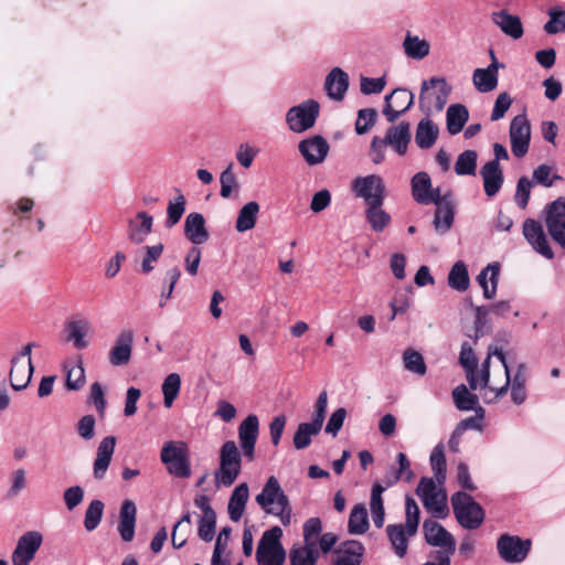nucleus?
Here are the masks:
<instances>
[{"label": "nucleus", "mask_w": 565, "mask_h": 565, "mask_svg": "<svg viewBox=\"0 0 565 565\" xmlns=\"http://www.w3.org/2000/svg\"><path fill=\"white\" fill-rule=\"evenodd\" d=\"M259 422L256 415H248L238 426V440L242 452L234 440L225 441L220 450V466L214 473L217 488L231 487L242 470V456L248 461L255 459V446Z\"/></svg>", "instance_id": "1"}, {"label": "nucleus", "mask_w": 565, "mask_h": 565, "mask_svg": "<svg viewBox=\"0 0 565 565\" xmlns=\"http://www.w3.org/2000/svg\"><path fill=\"white\" fill-rule=\"evenodd\" d=\"M472 391L483 392L487 402L503 396L510 386V370L507 365L505 354L501 349L490 348L482 364L470 372L467 381Z\"/></svg>", "instance_id": "2"}, {"label": "nucleus", "mask_w": 565, "mask_h": 565, "mask_svg": "<svg viewBox=\"0 0 565 565\" xmlns=\"http://www.w3.org/2000/svg\"><path fill=\"white\" fill-rule=\"evenodd\" d=\"M396 462L397 467H392L387 471L384 484L375 482L371 489L370 510L373 523L377 529H381L385 521V509L382 498L383 492L399 480L409 482L414 478L411 462L404 452L397 454Z\"/></svg>", "instance_id": "3"}, {"label": "nucleus", "mask_w": 565, "mask_h": 565, "mask_svg": "<svg viewBox=\"0 0 565 565\" xmlns=\"http://www.w3.org/2000/svg\"><path fill=\"white\" fill-rule=\"evenodd\" d=\"M255 501L265 513L279 518L282 525L288 526L291 523L292 509L276 477L271 476L267 479Z\"/></svg>", "instance_id": "4"}, {"label": "nucleus", "mask_w": 565, "mask_h": 565, "mask_svg": "<svg viewBox=\"0 0 565 565\" xmlns=\"http://www.w3.org/2000/svg\"><path fill=\"white\" fill-rule=\"evenodd\" d=\"M450 90L451 88L444 77H431L424 81L419 94L420 109L428 116L441 111L448 100Z\"/></svg>", "instance_id": "5"}, {"label": "nucleus", "mask_w": 565, "mask_h": 565, "mask_svg": "<svg viewBox=\"0 0 565 565\" xmlns=\"http://www.w3.org/2000/svg\"><path fill=\"white\" fill-rule=\"evenodd\" d=\"M451 504L458 523L468 530L479 527L484 520V512L466 492H457L451 497Z\"/></svg>", "instance_id": "6"}, {"label": "nucleus", "mask_w": 565, "mask_h": 565, "mask_svg": "<svg viewBox=\"0 0 565 565\" xmlns=\"http://www.w3.org/2000/svg\"><path fill=\"white\" fill-rule=\"evenodd\" d=\"M416 493L420 498L425 509L434 518L445 519L448 515L447 497L434 479L422 478L417 486Z\"/></svg>", "instance_id": "7"}, {"label": "nucleus", "mask_w": 565, "mask_h": 565, "mask_svg": "<svg viewBox=\"0 0 565 565\" xmlns=\"http://www.w3.org/2000/svg\"><path fill=\"white\" fill-rule=\"evenodd\" d=\"M281 536L282 531L279 526H274L263 533L256 551L258 565L284 564L286 554L280 544Z\"/></svg>", "instance_id": "8"}, {"label": "nucleus", "mask_w": 565, "mask_h": 565, "mask_svg": "<svg viewBox=\"0 0 565 565\" xmlns=\"http://www.w3.org/2000/svg\"><path fill=\"white\" fill-rule=\"evenodd\" d=\"M320 106L313 99H308L298 106L291 107L286 115L289 129L294 132H303L313 127L319 115Z\"/></svg>", "instance_id": "9"}, {"label": "nucleus", "mask_w": 565, "mask_h": 565, "mask_svg": "<svg viewBox=\"0 0 565 565\" xmlns=\"http://www.w3.org/2000/svg\"><path fill=\"white\" fill-rule=\"evenodd\" d=\"M32 343H28L11 360L10 382L15 391L23 390L28 386L33 374L31 361Z\"/></svg>", "instance_id": "10"}, {"label": "nucleus", "mask_w": 565, "mask_h": 565, "mask_svg": "<svg viewBox=\"0 0 565 565\" xmlns=\"http://www.w3.org/2000/svg\"><path fill=\"white\" fill-rule=\"evenodd\" d=\"M423 533L427 544L438 547L434 553L454 555L456 551V540L441 524L434 520H425L423 523Z\"/></svg>", "instance_id": "11"}, {"label": "nucleus", "mask_w": 565, "mask_h": 565, "mask_svg": "<svg viewBox=\"0 0 565 565\" xmlns=\"http://www.w3.org/2000/svg\"><path fill=\"white\" fill-rule=\"evenodd\" d=\"M509 138L513 156L523 158L529 151L531 141V125L526 115H518L511 120Z\"/></svg>", "instance_id": "12"}, {"label": "nucleus", "mask_w": 565, "mask_h": 565, "mask_svg": "<svg viewBox=\"0 0 565 565\" xmlns=\"http://www.w3.org/2000/svg\"><path fill=\"white\" fill-rule=\"evenodd\" d=\"M351 188L355 196L362 198L366 205L385 200V185L379 175L370 174L355 178Z\"/></svg>", "instance_id": "13"}, {"label": "nucleus", "mask_w": 565, "mask_h": 565, "mask_svg": "<svg viewBox=\"0 0 565 565\" xmlns=\"http://www.w3.org/2000/svg\"><path fill=\"white\" fill-rule=\"evenodd\" d=\"M43 543V535L39 531H28L22 534L12 552L13 565H30L34 559L36 552Z\"/></svg>", "instance_id": "14"}, {"label": "nucleus", "mask_w": 565, "mask_h": 565, "mask_svg": "<svg viewBox=\"0 0 565 565\" xmlns=\"http://www.w3.org/2000/svg\"><path fill=\"white\" fill-rule=\"evenodd\" d=\"M545 225L553 241L565 248V198H558L547 206Z\"/></svg>", "instance_id": "15"}, {"label": "nucleus", "mask_w": 565, "mask_h": 565, "mask_svg": "<svg viewBox=\"0 0 565 565\" xmlns=\"http://www.w3.org/2000/svg\"><path fill=\"white\" fill-rule=\"evenodd\" d=\"M497 547L500 557L507 563H521L530 552L531 541L519 536L501 535Z\"/></svg>", "instance_id": "16"}, {"label": "nucleus", "mask_w": 565, "mask_h": 565, "mask_svg": "<svg viewBox=\"0 0 565 565\" xmlns=\"http://www.w3.org/2000/svg\"><path fill=\"white\" fill-rule=\"evenodd\" d=\"M522 232L529 245L537 254L547 259H552L554 257V253L541 223L533 218H526L523 223Z\"/></svg>", "instance_id": "17"}, {"label": "nucleus", "mask_w": 565, "mask_h": 565, "mask_svg": "<svg viewBox=\"0 0 565 565\" xmlns=\"http://www.w3.org/2000/svg\"><path fill=\"white\" fill-rule=\"evenodd\" d=\"M414 103V95L405 88H396L385 97L383 114L390 122H394Z\"/></svg>", "instance_id": "18"}, {"label": "nucleus", "mask_w": 565, "mask_h": 565, "mask_svg": "<svg viewBox=\"0 0 565 565\" xmlns=\"http://www.w3.org/2000/svg\"><path fill=\"white\" fill-rule=\"evenodd\" d=\"M134 338L132 330H121L118 333L114 345L108 352V360L113 366H122L130 362Z\"/></svg>", "instance_id": "19"}, {"label": "nucleus", "mask_w": 565, "mask_h": 565, "mask_svg": "<svg viewBox=\"0 0 565 565\" xmlns=\"http://www.w3.org/2000/svg\"><path fill=\"white\" fill-rule=\"evenodd\" d=\"M414 200L420 204H429L440 198V189H434L427 172H417L411 180Z\"/></svg>", "instance_id": "20"}, {"label": "nucleus", "mask_w": 565, "mask_h": 565, "mask_svg": "<svg viewBox=\"0 0 565 565\" xmlns=\"http://www.w3.org/2000/svg\"><path fill=\"white\" fill-rule=\"evenodd\" d=\"M385 532L394 554L399 558L407 554L408 542L417 533L402 523L387 525Z\"/></svg>", "instance_id": "21"}, {"label": "nucleus", "mask_w": 565, "mask_h": 565, "mask_svg": "<svg viewBox=\"0 0 565 565\" xmlns=\"http://www.w3.org/2000/svg\"><path fill=\"white\" fill-rule=\"evenodd\" d=\"M116 447V438L107 436L103 438L97 447L96 458L93 463V475L97 480H102L111 462Z\"/></svg>", "instance_id": "22"}, {"label": "nucleus", "mask_w": 565, "mask_h": 565, "mask_svg": "<svg viewBox=\"0 0 565 565\" xmlns=\"http://www.w3.org/2000/svg\"><path fill=\"white\" fill-rule=\"evenodd\" d=\"M299 151L308 164L315 166L321 163L326 159L329 152V145L324 138L316 136L313 138L302 140L299 143Z\"/></svg>", "instance_id": "23"}, {"label": "nucleus", "mask_w": 565, "mask_h": 565, "mask_svg": "<svg viewBox=\"0 0 565 565\" xmlns=\"http://www.w3.org/2000/svg\"><path fill=\"white\" fill-rule=\"evenodd\" d=\"M433 203L437 205L434 216L435 231L439 234H446L451 228L455 220V205L447 195L435 200Z\"/></svg>", "instance_id": "24"}, {"label": "nucleus", "mask_w": 565, "mask_h": 565, "mask_svg": "<svg viewBox=\"0 0 565 565\" xmlns=\"http://www.w3.org/2000/svg\"><path fill=\"white\" fill-rule=\"evenodd\" d=\"M364 551L361 542L345 541L337 548L333 565H361Z\"/></svg>", "instance_id": "25"}, {"label": "nucleus", "mask_w": 565, "mask_h": 565, "mask_svg": "<svg viewBox=\"0 0 565 565\" xmlns=\"http://www.w3.org/2000/svg\"><path fill=\"white\" fill-rule=\"evenodd\" d=\"M386 146H391L399 156H404L411 140V125L402 121L387 129L383 138Z\"/></svg>", "instance_id": "26"}, {"label": "nucleus", "mask_w": 565, "mask_h": 565, "mask_svg": "<svg viewBox=\"0 0 565 565\" xmlns=\"http://www.w3.org/2000/svg\"><path fill=\"white\" fill-rule=\"evenodd\" d=\"M499 63L492 55V63L486 68H476L472 74V82L480 93H489L498 86Z\"/></svg>", "instance_id": "27"}, {"label": "nucleus", "mask_w": 565, "mask_h": 565, "mask_svg": "<svg viewBox=\"0 0 565 565\" xmlns=\"http://www.w3.org/2000/svg\"><path fill=\"white\" fill-rule=\"evenodd\" d=\"M492 22L508 36L513 40L522 38L524 30L518 15L500 10L491 14Z\"/></svg>", "instance_id": "28"}, {"label": "nucleus", "mask_w": 565, "mask_h": 565, "mask_svg": "<svg viewBox=\"0 0 565 565\" xmlns=\"http://www.w3.org/2000/svg\"><path fill=\"white\" fill-rule=\"evenodd\" d=\"M349 87V76L340 67H334L327 75L324 89L328 96L333 100H342Z\"/></svg>", "instance_id": "29"}, {"label": "nucleus", "mask_w": 565, "mask_h": 565, "mask_svg": "<svg viewBox=\"0 0 565 565\" xmlns=\"http://www.w3.org/2000/svg\"><path fill=\"white\" fill-rule=\"evenodd\" d=\"M184 235L193 244L200 245L207 241L209 232L205 220L200 213H190L184 222Z\"/></svg>", "instance_id": "30"}, {"label": "nucleus", "mask_w": 565, "mask_h": 565, "mask_svg": "<svg viewBox=\"0 0 565 565\" xmlns=\"http://www.w3.org/2000/svg\"><path fill=\"white\" fill-rule=\"evenodd\" d=\"M152 223V216L148 215L146 212H139L128 224V238L130 242L137 245L143 243L151 233Z\"/></svg>", "instance_id": "31"}, {"label": "nucleus", "mask_w": 565, "mask_h": 565, "mask_svg": "<svg viewBox=\"0 0 565 565\" xmlns=\"http://www.w3.org/2000/svg\"><path fill=\"white\" fill-rule=\"evenodd\" d=\"M484 192L488 196H494L503 183V174L497 161H489L481 168Z\"/></svg>", "instance_id": "32"}, {"label": "nucleus", "mask_w": 565, "mask_h": 565, "mask_svg": "<svg viewBox=\"0 0 565 565\" xmlns=\"http://www.w3.org/2000/svg\"><path fill=\"white\" fill-rule=\"evenodd\" d=\"M137 509L132 501H124L120 514L118 531L125 542H130L135 535Z\"/></svg>", "instance_id": "33"}, {"label": "nucleus", "mask_w": 565, "mask_h": 565, "mask_svg": "<svg viewBox=\"0 0 565 565\" xmlns=\"http://www.w3.org/2000/svg\"><path fill=\"white\" fill-rule=\"evenodd\" d=\"M249 498V489L247 483L238 484L231 494L227 511L233 522H238L245 511L246 503Z\"/></svg>", "instance_id": "34"}, {"label": "nucleus", "mask_w": 565, "mask_h": 565, "mask_svg": "<svg viewBox=\"0 0 565 565\" xmlns=\"http://www.w3.org/2000/svg\"><path fill=\"white\" fill-rule=\"evenodd\" d=\"M452 398L456 407L460 411H476L479 418L483 417L484 411L479 406V398L476 394L468 391L467 386L461 384L454 388Z\"/></svg>", "instance_id": "35"}, {"label": "nucleus", "mask_w": 565, "mask_h": 565, "mask_svg": "<svg viewBox=\"0 0 565 565\" xmlns=\"http://www.w3.org/2000/svg\"><path fill=\"white\" fill-rule=\"evenodd\" d=\"M384 201H377L366 205L365 218L371 228L376 232H383L391 223V215L383 209Z\"/></svg>", "instance_id": "36"}, {"label": "nucleus", "mask_w": 565, "mask_h": 565, "mask_svg": "<svg viewBox=\"0 0 565 565\" xmlns=\"http://www.w3.org/2000/svg\"><path fill=\"white\" fill-rule=\"evenodd\" d=\"M260 206L256 201H249L244 204L239 211L235 223V230L238 233L250 231L255 227Z\"/></svg>", "instance_id": "37"}, {"label": "nucleus", "mask_w": 565, "mask_h": 565, "mask_svg": "<svg viewBox=\"0 0 565 565\" xmlns=\"http://www.w3.org/2000/svg\"><path fill=\"white\" fill-rule=\"evenodd\" d=\"M499 274L500 267L495 264H489L477 277L487 299H492L495 296Z\"/></svg>", "instance_id": "38"}, {"label": "nucleus", "mask_w": 565, "mask_h": 565, "mask_svg": "<svg viewBox=\"0 0 565 565\" xmlns=\"http://www.w3.org/2000/svg\"><path fill=\"white\" fill-rule=\"evenodd\" d=\"M469 111L461 104L450 105L446 113L447 130L450 135L459 134L468 121Z\"/></svg>", "instance_id": "39"}, {"label": "nucleus", "mask_w": 565, "mask_h": 565, "mask_svg": "<svg viewBox=\"0 0 565 565\" xmlns=\"http://www.w3.org/2000/svg\"><path fill=\"white\" fill-rule=\"evenodd\" d=\"M370 527L366 508L363 503L355 504L348 520V531L353 535H362Z\"/></svg>", "instance_id": "40"}, {"label": "nucleus", "mask_w": 565, "mask_h": 565, "mask_svg": "<svg viewBox=\"0 0 565 565\" xmlns=\"http://www.w3.org/2000/svg\"><path fill=\"white\" fill-rule=\"evenodd\" d=\"M438 132V127L429 118L422 119L415 136L417 146L422 149L430 148L435 143Z\"/></svg>", "instance_id": "41"}, {"label": "nucleus", "mask_w": 565, "mask_h": 565, "mask_svg": "<svg viewBox=\"0 0 565 565\" xmlns=\"http://www.w3.org/2000/svg\"><path fill=\"white\" fill-rule=\"evenodd\" d=\"M161 391L164 407H172L181 391V376L178 373L168 374L163 380Z\"/></svg>", "instance_id": "42"}, {"label": "nucleus", "mask_w": 565, "mask_h": 565, "mask_svg": "<svg viewBox=\"0 0 565 565\" xmlns=\"http://www.w3.org/2000/svg\"><path fill=\"white\" fill-rule=\"evenodd\" d=\"M90 323L87 320H75L67 324L68 340L74 343L77 349L87 347L85 340L86 334L90 331Z\"/></svg>", "instance_id": "43"}, {"label": "nucleus", "mask_w": 565, "mask_h": 565, "mask_svg": "<svg viewBox=\"0 0 565 565\" xmlns=\"http://www.w3.org/2000/svg\"><path fill=\"white\" fill-rule=\"evenodd\" d=\"M66 387L72 391H77L85 384V371L81 361L66 363Z\"/></svg>", "instance_id": "44"}, {"label": "nucleus", "mask_w": 565, "mask_h": 565, "mask_svg": "<svg viewBox=\"0 0 565 565\" xmlns=\"http://www.w3.org/2000/svg\"><path fill=\"white\" fill-rule=\"evenodd\" d=\"M448 285L458 290L465 291L469 287V275L466 265L457 262L449 271Z\"/></svg>", "instance_id": "45"}, {"label": "nucleus", "mask_w": 565, "mask_h": 565, "mask_svg": "<svg viewBox=\"0 0 565 565\" xmlns=\"http://www.w3.org/2000/svg\"><path fill=\"white\" fill-rule=\"evenodd\" d=\"M404 50L407 56L414 60H422L428 55L429 44L418 36L407 35L404 40Z\"/></svg>", "instance_id": "46"}, {"label": "nucleus", "mask_w": 565, "mask_h": 565, "mask_svg": "<svg viewBox=\"0 0 565 565\" xmlns=\"http://www.w3.org/2000/svg\"><path fill=\"white\" fill-rule=\"evenodd\" d=\"M477 152L466 150L461 152L455 163V171L458 175H473L477 169Z\"/></svg>", "instance_id": "47"}, {"label": "nucleus", "mask_w": 565, "mask_h": 565, "mask_svg": "<svg viewBox=\"0 0 565 565\" xmlns=\"http://www.w3.org/2000/svg\"><path fill=\"white\" fill-rule=\"evenodd\" d=\"M322 525L321 521L318 518H310L303 524V540L305 545L301 547H307L309 551H317V542L316 539L321 533Z\"/></svg>", "instance_id": "48"}, {"label": "nucleus", "mask_w": 565, "mask_h": 565, "mask_svg": "<svg viewBox=\"0 0 565 565\" xmlns=\"http://www.w3.org/2000/svg\"><path fill=\"white\" fill-rule=\"evenodd\" d=\"M320 431L317 427L310 423H301L298 425L297 430L294 435V446L296 449H305L311 444L312 436Z\"/></svg>", "instance_id": "49"}, {"label": "nucleus", "mask_w": 565, "mask_h": 565, "mask_svg": "<svg viewBox=\"0 0 565 565\" xmlns=\"http://www.w3.org/2000/svg\"><path fill=\"white\" fill-rule=\"evenodd\" d=\"M430 466L436 480L441 484L446 478V459L443 445H437L430 454Z\"/></svg>", "instance_id": "50"}, {"label": "nucleus", "mask_w": 565, "mask_h": 565, "mask_svg": "<svg viewBox=\"0 0 565 565\" xmlns=\"http://www.w3.org/2000/svg\"><path fill=\"white\" fill-rule=\"evenodd\" d=\"M459 364L465 371L467 381L469 380L470 372L476 371L479 367L478 360L472 349V345L468 342H463L461 344L459 353Z\"/></svg>", "instance_id": "51"}, {"label": "nucleus", "mask_w": 565, "mask_h": 565, "mask_svg": "<svg viewBox=\"0 0 565 565\" xmlns=\"http://www.w3.org/2000/svg\"><path fill=\"white\" fill-rule=\"evenodd\" d=\"M104 512V503L100 500H93L86 512H85V520L84 525L87 531L95 530L98 524L100 523V520L103 518Z\"/></svg>", "instance_id": "52"}, {"label": "nucleus", "mask_w": 565, "mask_h": 565, "mask_svg": "<svg viewBox=\"0 0 565 565\" xmlns=\"http://www.w3.org/2000/svg\"><path fill=\"white\" fill-rule=\"evenodd\" d=\"M318 551H309L307 547H292L289 553L291 565H316Z\"/></svg>", "instance_id": "53"}, {"label": "nucleus", "mask_w": 565, "mask_h": 565, "mask_svg": "<svg viewBox=\"0 0 565 565\" xmlns=\"http://www.w3.org/2000/svg\"><path fill=\"white\" fill-rule=\"evenodd\" d=\"M550 20L544 25L547 34H556L565 31V11L559 8H551L548 10Z\"/></svg>", "instance_id": "54"}, {"label": "nucleus", "mask_w": 565, "mask_h": 565, "mask_svg": "<svg viewBox=\"0 0 565 565\" xmlns=\"http://www.w3.org/2000/svg\"><path fill=\"white\" fill-rule=\"evenodd\" d=\"M185 211V199L183 194H179L175 198V201H170L167 209V221L166 226L172 227L174 226L182 217L183 213Z\"/></svg>", "instance_id": "55"}, {"label": "nucleus", "mask_w": 565, "mask_h": 565, "mask_svg": "<svg viewBox=\"0 0 565 565\" xmlns=\"http://www.w3.org/2000/svg\"><path fill=\"white\" fill-rule=\"evenodd\" d=\"M403 359L405 369L407 371L416 373L418 375H424L426 373V364L420 353L413 350H406L404 352Z\"/></svg>", "instance_id": "56"}, {"label": "nucleus", "mask_w": 565, "mask_h": 565, "mask_svg": "<svg viewBox=\"0 0 565 565\" xmlns=\"http://www.w3.org/2000/svg\"><path fill=\"white\" fill-rule=\"evenodd\" d=\"M230 537L231 529L223 527L218 533L215 542L214 552L212 556V565H225V562L222 559V556L226 551Z\"/></svg>", "instance_id": "57"}, {"label": "nucleus", "mask_w": 565, "mask_h": 565, "mask_svg": "<svg viewBox=\"0 0 565 565\" xmlns=\"http://www.w3.org/2000/svg\"><path fill=\"white\" fill-rule=\"evenodd\" d=\"M377 113L373 108L360 109L355 122V131L359 135L367 132L375 124Z\"/></svg>", "instance_id": "58"}, {"label": "nucleus", "mask_w": 565, "mask_h": 565, "mask_svg": "<svg viewBox=\"0 0 565 565\" xmlns=\"http://www.w3.org/2000/svg\"><path fill=\"white\" fill-rule=\"evenodd\" d=\"M186 446L181 441H168L161 449V460L163 463H169L180 457L185 456Z\"/></svg>", "instance_id": "59"}, {"label": "nucleus", "mask_w": 565, "mask_h": 565, "mask_svg": "<svg viewBox=\"0 0 565 565\" xmlns=\"http://www.w3.org/2000/svg\"><path fill=\"white\" fill-rule=\"evenodd\" d=\"M220 183H221L220 194L223 199L230 198L233 190H236L238 188V183H237L235 173L233 172L232 164H230L221 173Z\"/></svg>", "instance_id": "60"}, {"label": "nucleus", "mask_w": 565, "mask_h": 565, "mask_svg": "<svg viewBox=\"0 0 565 565\" xmlns=\"http://www.w3.org/2000/svg\"><path fill=\"white\" fill-rule=\"evenodd\" d=\"M419 514L420 512L416 501L407 495L405 499V523L403 524L411 527V530L418 531Z\"/></svg>", "instance_id": "61"}, {"label": "nucleus", "mask_w": 565, "mask_h": 565, "mask_svg": "<svg viewBox=\"0 0 565 565\" xmlns=\"http://www.w3.org/2000/svg\"><path fill=\"white\" fill-rule=\"evenodd\" d=\"M531 189L532 182L526 177H522L519 179L514 200L516 205L522 210H524L527 206Z\"/></svg>", "instance_id": "62"}, {"label": "nucleus", "mask_w": 565, "mask_h": 565, "mask_svg": "<svg viewBox=\"0 0 565 565\" xmlns=\"http://www.w3.org/2000/svg\"><path fill=\"white\" fill-rule=\"evenodd\" d=\"M510 384L512 402L516 405L523 404L526 399L525 380L523 375L518 372Z\"/></svg>", "instance_id": "63"}, {"label": "nucleus", "mask_w": 565, "mask_h": 565, "mask_svg": "<svg viewBox=\"0 0 565 565\" xmlns=\"http://www.w3.org/2000/svg\"><path fill=\"white\" fill-rule=\"evenodd\" d=\"M26 487V471L24 468L15 469L10 477L8 497H17Z\"/></svg>", "instance_id": "64"}]
</instances>
